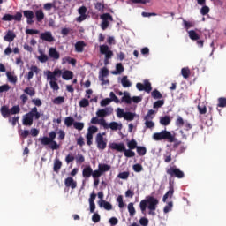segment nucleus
Returning <instances> with one entry per match:
<instances>
[{
	"label": "nucleus",
	"mask_w": 226,
	"mask_h": 226,
	"mask_svg": "<svg viewBox=\"0 0 226 226\" xmlns=\"http://www.w3.org/2000/svg\"><path fill=\"white\" fill-rule=\"evenodd\" d=\"M50 88L53 89V91H58L60 89V87H58L57 80H52L49 81Z\"/></svg>",
	"instance_id": "09e8293b"
},
{
	"label": "nucleus",
	"mask_w": 226,
	"mask_h": 226,
	"mask_svg": "<svg viewBox=\"0 0 226 226\" xmlns=\"http://www.w3.org/2000/svg\"><path fill=\"white\" fill-rule=\"evenodd\" d=\"M136 149H137V154L139 156H144L145 154H147V147H139Z\"/></svg>",
	"instance_id": "864d4df0"
},
{
	"label": "nucleus",
	"mask_w": 226,
	"mask_h": 226,
	"mask_svg": "<svg viewBox=\"0 0 226 226\" xmlns=\"http://www.w3.org/2000/svg\"><path fill=\"white\" fill-rule=\"evenodd\" d=\"M189 34V38L192 41H198L200 40V35L194 31V30H190L188 32Z\"/></svg>",
	"instance_id": "ea45409f"
},
{
	"label": "nucleus",
	"mask_w": 226,
	"mask_h": 226,
	"mask_svg": "<svg viewBox=\"0 0 226 226\" xmlns=\"http://www.w3.org/2000/svg\"><path fill=\"white\" fill-rule=\"evenodd\" d=\"M48 54H49V57L54 60L60 59V53H58L57 49L55 48H49Z\"/></svg>",
	"instance_id": "f3484780"
},
{
	"label": "nucleus",
	"mask_w": 226,
	"mask_h": 226,
	"mask_svg": "<svg viewBox=\"0 0 226 226\" xmlns=\"http://www.w3.org/2000/svg\"><path fill=\"white\" fill-rule=\"evenodd\" d=\"M86 46L87 44L85 43V41H78V42L75 43V51L82 53Z\"/></svg>",
	"instance_id": "aec40b11"
},
{
	"label": "nucleus",
	"mask_w": 226,
	"mask_h": 226,
	"mask_svg": "<svg viewBox=\"0 0 226 226\" xmlns=\"http://www.w3.org/2000/svg\"><path fill=\"white\" fill-rule=\"evenodd\" d=\"M94 8L99 12H103V9H105V6L103 5V4L98 2L97 4H95Z\"/></svg>",
	"instance_id": "69168bd1"
},
{
	"label": "nucleus",
	"mask_w": 226,
	"mask_h": 226,
	"mask_svg": "<svg viewBox=\"0 0 226 226\" xmlns=\"http://www.w3.org/2000/svg\"><path fill=\"white\" fill-rule=\"evenodd\" d=\"M63 75V71L56 68L55 71H48L47 72V79L52 81H57V78H60ZM57 77V78H56Z\"/></svg>",
	"instance_id": "0eeeda50"
},
{
	"label": "nucleus",
	"mask_w": 226,
	"mask_h": 226,
	"mask_svg": "<svg viewBox=\"0 0 226 226\" xmlns=\"http://www.w3.org/2000/svg\"><path fill=\"white\" fill-rule=\"evenodd\" d=\"M218 104L217 107L219 108H226V98L225 97H220L217 99Z\"/></svg>",
	"instance_id": "8fccbe9b"
},
{
	"label": "nucleus",
	"mask_w": 226,
	"mask_h": 226,
	"mask_svg": "<svg viewBox=\"0 0 226 226\" xmlns=\"http://www.w3.org/2000/svg\"><path fill=\"white\" fill-rule=\"evenodd\" d=\"M100 207H103V208H105L106 211H111L113 209V206L109 203L108 201L105 200H101V202L99 203Z\"/></svg>",
	"instance_id": "7c9ffc66"
},
{
	"label": "nucleus",
	"mask_w": 226,
	"mask_h": 226,
	"mask_svg": "<svg viewBox=\"0 0 226 226\" xmlns=\"http://www.w3.org/2000/svg\"><path fill=\"white\" fill-rule=\"evenodd\" d=\"M23 17L27 19L26 23L28 25H33L34 24V12L33 11L27 10V11H23Z\"/></svg>",
	"instance_id": "9b49d317"
},
{
	"label": "nucleus",
	"mask_w": 226,
	"mask_h": 226,
	"mask_svg": "<svg viewBox=\"0 0 226 226\" xmlns=\"http://www.w3.org/2000/svg\"><path fill=\"white\" fill-rule=\"evenodd\" d=\"M41 118V113L38 111V108L34 107L31 109L28 113H26L22 117V124L23 126H32L35 121H38Z\"/></svg>",
	"instance_id": "f03ea898"
},
{
	"label": "nucleus",
	"mask_w": 226,
	"mask_h": 226,
	"mask_svg": "<svg viewBox=\"0 0 226 226\" xmlns=\"http://www.w3.org/2000/svg\"><path fill=\"white\" fill-rule=\"evenodd\" d=\"M34 17L36 18V21L41 22L44 19V12L41 9H39L35 11Z\"/></svg>",
	"instance_id": "c85d7f7f"
},
{
	"label": "nucleus",
	"mask_w": 226,
	"mask_h": 226,
	"mask_svg": "<svg viewBox=\"0 0 226 226\" xmlns=\"http://www.w3.org/2000/svg\"><path fill=\"white\" fill-rule=\"evenodd\" d=\"M103 129H111V131H121L122 130V124L117 123V122H111L108 124L106 123V125H102Z\"/></svg>",
	"instance_id": "f8f14e48"
},
{
	"label": "nucleus",
	"mask_w": 226,
	"mask_h": 226,
	"mask_svg": "<svg viewBox=\"0 0 226 226\" xmlns=\"http://www.w3.org/2000/svg\"><path fill=\"white\" fill-rule=\"evenodd\" d=\"M128 213H129V216L131 217L135 216L136 210H135V207H133V203L128 204Z\"/></svg>",
	"instance_id": "49530a36"
},
{
	"label": "nucleus",
	"mask_w": 226,
	"mask_h": 226,
	"mask_svg": "<svg viewBox=\"0 0 226 226\" xmlns=\"http://www.w3.org/2000/svg\"><path fill=\"white\" fill-rule=\"evenodd\" d=\"M61 167H63V162H61L59 159H56L53 164V171L58 173L61 170Z\"/></svg>",
	"instance_id": "c756f323"
},
{
	"label": "nucleus",
	"mask_w": 226,
	"mask_h": 226,
	"mask_svg": "<svg viewBox=\"0 0 226 226\" xmlns=\"http://www.w3.org/2000/svg\"><path fill=\"white\" fill-rule=\"evenodd\" d=\"M23 93H25L26 94H27L30 97H34L36 94L35 88L33 87H26L25 89H23Z\"/></svg>",
	"instance_id": "5701e85b"
},
{
	"label": "nucleus",
	"mask_w": 226,
	"mask_h": 226,
	"mask_svg": "<svg viewBox=\"0 0 226 226\" xmlns=\"http://www.w3.org/2000/svg\"><path fill=\"white\" fill-rule=\"evenodd\" d=\"M40 70L36 65H31L30 72L27 73V80H31L34 77V73L37 75Z\"/></svg>",
	"instance_id": "a211bd4d"
},
{
	"label": "nucleus",
	"mask_w": 226,
	"mask_h": 226,
	"mask_svg": "<svg viewBox=\"0 0 226 226\" xmlns=\"http://www.w3.org/2000/svg\"><path fill=\"white\" fill-rule=\"evenodd\" d=\"M132 98L130 97V94L125 92L124 96L122 97L121 101H122V102H125L128 105H130L132 103Z\"/></svg>",
	"instance_id": "de8ad7c7"
},
{
	"label": "nucleus",
	"mask_w": 226,
	"mask_h": 226,
	"mask_svg": "<svg viewBox=\"0 0 226 226\" xmlns=\"http://www.w3.org/2000/svg\"><path fill=\"white\" fill-rule=\"evenodd\" d=\"M72 125H74V129L79 131H82L85 128V124L81 122H75Z\"/></svg>",
	"instance_id": "bf43d9fd"
},
{
	"label": "nucleus",
	"mask_w": 226,
	"mask_h": 226,
	"mask_svg": "<svg viewBox=\"0 0 226 226\" xmlns=\"http://www.w3.org/2000/svg\"><path fill=\"white\" fill-rule=\"evenodd\" d=\"M48 136L49 137L44 136L39 139V141L41 143L49 144V142L55 141V139L57 136V133L55 131H52L48 134Z\"/></svg>",
	"instance_id": "1a4fd4ad"
},
{
	"label": "nucleus",
	"mask_w": 226,
	"mask_h": 226,
	"mask_svg": "<svg viewBox=\"0 0 226 226\" xmlns=\"http://www.w3.org/2000/svg\"><path fill=\"white\" fill-rule=\"evenodd\" d=\"M166 173L170 177V178L183 179L185 177L183 170L176 166L166 169Z\"/></svg>",
	"instance_id": "20e7f679"
},
{
	"label": "nucleus",
	"mask_w": 226,
	"mask_h": 226,
	"mask_svg": "<svg viewBox=\"0 0 226 226\" xmlns=\"http://www.w3.org/2000/svg\"><path fill=\"white\" fill-rule=\"evenodd\" d=\"M163 105H164V101L160 100V101H156L155 102H154L153 108L154 109H159V108H162V106H163Z\"/></svg>",
	"instance_id": "0e129e2a"
},
{
	"label": "nucleus",
	"mask_w": 226,
	"mask_h": 226,
	"mask_svg": "<svg viewBox=\"0 0 226 226\" xmlns=\"http://www.w3.org/2000/svg\"><path fill=\"white\" fill-rule=\"evenodd\" d=\"M154 114L155 111L154 109H149L144 117V121H152L154 118Z\"/></svg>",
	"instance_id": "c9c22d12"
},
{
	"label": "nucleus",
	"mask_w": 226,
	"mask_h": 226,
	"mask_svg": "<svg viewBox=\"0 0 226 226\" xmlns=\"http://www.w3.org/2000/svg\"><path fill=\"white\" fill-rule=\"evenodd\" d=\"M15 39H16V34L11 30H8L7 34L4 36V41H7L9 43H11L12 41H14Z\"/></svg>",
	"instance_id": "4468645a"
},
{
	"label": "nucleus",
	"mask_w": 226,
	"mask_h": 226,
	"mask_svg": "<svg viewBox=\"0 0 226 226\" xmlns=\"http://www.w3.org/2000/svg\"><path fill=\"white\" fill-rule=\"evenodd\" d=\"M185 123H188V121H185L181 116H177V118H176L175 124L176 126L181 128L183 127Z\"/></svg>",
	"instance_id": "e433bc0d"
},
{
	"label": "nucleus",
	"mask_w": 226,
	"mask_h": 226,
	"mask_svg": "<svg viewBox=\"0 0 226 226\" xmlns=\"http://www.w3.org/2000/svg\"><path fill=\"white\" fill-rule=\"evenodd\" d=\"M121 83H122L123 87H124V88L130 87L132 86L130 80H128L127 76H123Z\"/></svg>",
	"instance_id": "37998d69"
},
{
	"label": "nucleus",
	"mask_w": 226,
	"mask_h": 226,
	"mask_svg": "<svg viewBox=\"0 0 226 226\" xmlns=\"http://www.w3.org/2000/svg\"><path fill=\"white\" fill-rule=\"evenodd\" d=\"M103 135H105V133L103 134L98 133L95 136V144L97 145V148L100 150H104L107 146V142H106V139H103Z\"/></svg>",
	"instance_id": "6e6552de"
},
{
	"label": "nucleus",
	"mask_w": 226,
	"mask_h": 226,
	"mask_svg": "<svg viewBox=\"0 0 226 226\" xmlns=\"http://www.w3.org/2000/svg\"><path fill=\"white\" fill-rule=\"evenodd\" d=\"M198 111H200V115H205L207 112V108L205 105L199 104Z\"/></svg>",
	"instance_id": "e2e57ef3"
},
{
	"label": "nucleus",
	"mask_w": 226,
	"mask_h": 226,
	"mask_svg": "<svg viewBox=\"0 0 226 226\" xmlns=\"http://www.w3.org/2000/svg\"><path fill=\"white\" fill-rule=\"evenodd\" d=\"M124 154V156L127 158H132L135 157L136 154L134 151H132V149H125L123 150V152Z\"/></svg>",
	"instance_id": "79ce46f5"
},
{
	"label": "nucleus",
	"mask_w": 226,
	"mask_h": 226,
	"mask_svg": "<svg viewBox=\"0 0 226 226\" xmlns=\"http://www.w3.org/2000/svg\"><path fill=\"white\" fill-rule=\"evenodd\" d=\"M173 203L172 201L168 202L167 206L164 207L163 212L164 214L170 213L172 211Z\"/></svg>",
	"instance_id": "680f3d73"
},
{
	"label": "nucleus",
	"mask_w": 226,
	"mask_h": 226,
	"mask_svg": "<svg viewBox=\"0 0 226 226\" xmlns=\"http://www.w3.org/2000/svg\"><path fill=\"white\" fill-rule=\"evenodd\" d=\"M91 124H99L101 126H106V121L104 118L99 119L97 117H92Z\"/></svg>",
	"instance_id": "b1692460"
},
{
	"label": "nucleus",
	"mask_w": 226,
	"mask_h": 226,
	"mask_svg": "<svg viewBox=\"0 0 226 226\" xmlns=\"http://www.w3.org/2000/svg\"><path fill=\"white\" fill-rule=\"evenodd\" d=\"M181 75L184 79H188L191 76V70L189 68H182L181 69Z\"/></svg>",
	"instance_id": "c03bdc74"
},
{
	"label": "nucleus",
	"mask_w": 226,
	"mask_h": 226,
	"mask_svg": "<svg viewBox=\"0 0 226 226\" xmlns=\"http://www.w3.org/2000/svg\"><path fill=\"white\" fill-rule=\"evenodd\" d=\"M139 225L148 226L149 225V220H147V218L142 217L141 219H139Z\"/></svg>",
	"instance_id": "774afa93"
},
{
	"label": "nucleus",
	"mask_w": 226,
	"mask_h": 226,
	"mask_svg": "<svg viewBox=\"0 0 226 226\" xmlns=\"http://www.w3.org/2000/svg\"><path fill=\"white\" fill-rule=\"evenodd\" d=\"M115 72H113V75H118L121 74L124 72V67H123V64L121 63L117 64V65L115 66Z\"/></svg>",
	"instance_id": "2f4dec72"
},
{
	"label": "nucleus",
	"mask_w": 226,
	"mask_h": 226,
	"mask_svg": "<svg viewBox=\"0 0 226 226\" xmlns=\"http://www.w3.org/2000/svg\"><path fill=\"white\" fill-rule=\"evenodd\" d=\"M39 52L41 53V56H38L39 62H41V64L48 62L49 56L46 54H44L43 52H41V50Z\"/></svg>",
	"instance_id": "a18cd8bd"
},
{
	"label": "nucleus",
	"mask_w": 226,
	"mask_h": 226,
	"mask_svg": "<svg viewBox=\"0 0 226 226\" xmlns=\"http://www.w3.org/2000/svg\"><path fill=\"white\" fill-rule=\"evenodd\" d=\"M65 102V98L63 96H58L56 98H55V100H53V104L56 105H61Z\"/></svg>",
	"instance_id": "603ef678"
},
{
	"label": "nucleus",
	"mask_w": 226,
	"mask_h": 226,
	"mask_svg": "<svg viewBox=\"0 0 226 226\" xmlns=\"http://www.w3.org/2000/svg\"><path fill=\"white\" fill-rule=\"evenodd\" d=\"M64 186L67 188H72V190H74L77 188V182L74 181V179L72 177H67L64 179Z\"/></svg>",
	"instance_id": "ddd939ff"
},
{
	"label": "nucleus",
	"mask_w": 226,
	"mask_h": 226,
	"mask_svg": "<svg viewBox=\"0 0 226 226\" xmlns=\"http://www.w3.org/2000/svg\"><path fill=\"white\" fill-rule=\"evenodd\" d=\"M94 172V170H92L91 166H87L86 168L83 169L82 171V176L84 178H90L92 174Z\"/></svg>",
	"instance_id": "6ab92c4d"
},
{
	"label": "nucleus",
	"mask_w": 226,
	"mask_h": 226,
	"mask_svg": "<svg viewBox=\"0 0 226 226\" xmlns=\"http://www.w3.org/2000/svg\"><path fill=\"white\" fill-rule=\"evenodd\" d=\"M41 39L44 41L52 43L55 41V38L52 36V34L50 32H45L41 34Z\"/></svg>",
	"instance_id": "2eb2a0df"
},
{
	"label": "nucleus",
	"mask_w": 226,
	"mask_h": 226,
	"mask_svg": "<svg viewBox=\"0 0 226 226\" xmlns=\"http://www.w3.org/2000/svg\"><path fill=\"white\" fill-rule=\"evenodd\" d=\"M151 97H153L155 100H159L163 98V95L161 94V92H159V90H153V92H151Z\"/></svg>",
	"instance_id": "a19ab883"
},
{
	"label": "nucleus",
	"mask_w": 226,
	"mask_h": 226,
	"mask_svg": "<svg viewBox=\"0 0 226 226\" xmlns=\"http://www.w3.org/2000/svg\"><path fill=\"white\" fill-rule=\"evenodd\" d=\"M136 113H132L130 111L125 112V115L122 117L125 121H133L135 119Z\"/></svg>",
	"instance_id": "473e14b6"
},
{
	"label": "nucleus",
	"mask_w": 226,
	"mask_h": 226,
	"mask_svg": "<svg viewBox=\"0 0 226 226\" xmlns=\"http://www.w3.org/2000/svg\"><path fill=\"white\" fill-rule=\"evenodd\" d=\"M111 170L110 165L108 164H100L98 165V170L97 171H101V172H108L109 170Z\"/></svg>",
	"instance_id": "58836bf2"
},
{
	"label": "nucleus",
	"mask_w": 226,
	"mask_h": 226,
	"mask_svg": "<svg viewBox=\"0 0 226 226\" xmlns=\"http://www.w3.org/2000/svg\"><path fill=\"white\" fill-rule=\"evenodd\" d=\"M174 195V187L170 186V190H168L167 193L163 195V202L165 203L167 199H171Z\"/></svg>",
	"instance_id": "f704fd0d"
},
{
	"label": "nucleus",
	"mask_w": 226,
	"mask_h": 226,
	"mask_svg": "<svg viewBox=\"0 0 226 226\" xmlns=\"http://www.w3.org/2000/svg\"><path fill=\"white\" fill-rule=\"evenodd\" d=\"M2 20L4 22H11L12 20H14L13 19V15L11 14H4Z\"/></svg>",
	"instance_id": "13d9d810"
},
{
	"label": "nucleus",
	"mask_w": 226,
	"mask_h": 226,
	"mask_svg": "<svg viewBox=\"0 0 226 226\" xmlns=\"http://www.w3.org/2000/svg\"><path fill=\"white\" fill-rule=\"evenodd\" d=\"M111 102H114V101H111V100L109 99V98H105V99H103L102 101H101V102H100L101 107H106V106H108L109 104H110Z\"/></svg>",
	"instance_id": "338daca9"
},
{
	"label": "nucleus",
	"mask_w": 226,
	"mask_h": 226,
	"mask_svg": "<svg viewBox=\"0 0 226 226\" xmlns=\"http://www.w3.org/2000/svg\"><path fill=\"white\" fill-rule=\"evenodd\" d=\"M144 91L147 93H150L152 91V84L147 80L144 81Z\"/></svg>",
	"instance_id": "5fc2aeb1"
},
{
	"label": "nucleus",
	"mask_w": 226,
	"mask_h": 226,
	"mask_svg": "<svg viewBox=\"0 0 226 226\" xmlns=\"http://www.w3.org/2000/svg\"><path fill=\"white\" fill-rule=\"evenodd\" d=\"M159 205V200L153 196H147V199L142 200L139 202V209L142 215H147V208L148 209L147 215L151 216H155L156 207Z\"/></svg>",
	"instance_id": "f257e3e1"
},
{
	"label": "nucleus",
	"mask_w": 226,
	"mask_h": 226,
	"mask_svg": "<svg viewBox=\"0 0 226 226\" xmlns=\"http://www.w3.org/2000/svg\"><path fill=\"white\" fill-rule=\"evenodd\" d=\"M110 148L115 150V151L120 152V153H122L123 151L127 150V149H125L124 144H123V143L117 144V143H115V142L110 144Z\"/></svg>",
	"instance_id": "dca6fc26"
},
{
	"label": "nucleus",
	"mask_w": 226,
	"mask_h": 226,
	"mask_svg": "<svg viewBox=\"0 0 226 226\" xmlns=\"http://www.w3.org/2000/svg\"><path fill=\"white\" fill-rule=\"evenodd\" d=\"M9 111L11 112V115H17V114H19V111H21V109L19 108V105H16L9 109Z\"/></svg>",
	"instance_id": "3c124183"
},
{
	"label": "nucleus",
	"mask_w": 226,
	"mask_h": 226,
	"mask_svg": "<svg viewBox=\"0 0 226 226\" xmlns=\"http://www.w3.org/2000/svg\"><path fill=\"white\" fill-rule=\"evenodd\" d=\"M42 146H49V148L52 150H57L60 148V146L57 144L56 141L52 140L49 143H44V142H41Z\"/></svg>",
	"instance_id": "a878e982"
},
{
	"label": "nucleus",
	"mask_w": 226,
	"mask_h": 226,
	"mask_svg": "<svg viewBox=\"0 0 226 226\" xmlns=\"http://www.w3.org/2000/svg\"><path fill=\"white\" fill-rule=\"evenodd\" d=\"M0 114H2V117L4 118L10 117V116L12 115V113H11L8 106H5V105H4V106H2V108H0Z\"/></svg>",
	"instance_id": "412c9836"
},
{
	"label": "nucleus",
	"mask_w": 226,
	"mask_h": 226,
	"mask_svg": "<svg viewBox=\"0 0 226 226\" xmlns=\"http://www.w3.org/2000/svg\"><path fill=\"white\" fill-rule=\"evenodd\" d=\"M74 77V74L72 71L66 70L62 73V79H64L66 81H69Z\"/></svg>",
	"instance_id": "393cba45"
},
{
	"label": "nucleus",
	"mask_w": 226,
	"mask_h": 226,
	"mask_svg": "<svg viewBox=\"0 0 226 226\" xmlns=\"http://www.w3.org/2000/svg\"><path fill=\"white\" fill-rule=\"evenodd\" d=\"M127 147L129 150H134L138 147H142V146H138V142L135 139L129 140L127 142Z\"/></svg>",
	"instance_id": "bb28decb"
},
{
	"label": "nucleus",
	"mask_w": 226,
	"mask_h": 226,
	"mask_svg": "<svg viewBox=\"0 0 226 226\" xmlns=\"http://www.w3.org/2000/svg\"><path fill=\"white\" fill-rule=\"evenodd\" d=\"M100 19L101 20H102V22H101V29H102L103 31L108 29L109 26L110 25L109 22L114 21L113 16H111L110 13L101 14Z\"/></svg>",
	"instance_id": "39448f33"
},
{
	"label": "nucleus",
	"mask_w": 226,
	"mask_h": 226,
	"mask_svg": "<svg viewBox=\"0 0 226 226\" xmlns=\"http://www.w3.org/2000/svg\"><path fill=\"white\" fill-rule=\"evenodd\" d=\"M153 139L155 141L167 140L170 143L176 142L175 136L169 131H162L161 132H155L153 134Z\"/></svg>",
	"instance_id": "7ed1b4c3"
},
{
	"label": "nucleus",
	"mask_w": 226,
	"mask_h": 226,
	"mask_svg": "<svg viewBox=\"0 0 226 226\" xmlns=\"http://www.w3.org/2000/svg\"><path fill=\"white\" fill-rule=\"evenodd\" d=\"M100 53L105 55V60L103 61V64L105 66H107L109 64V60H110L114 56L113 51L109 49L108 45H101Z\"/></svg>",
	"instance_id": "423d86ee"
},
{
	"label": "nucleus",
	"mask_w": 226,
	"mask_h": 226,
	"mask_svg": "<svg viewBox=\"0 0 226 226\" xmlns=\"http://www.w3.org/2000/svg\"><path fill=\"white\" fill-rule=\"evenodd\" d=\"M6 75H7V79H8L9 83L16 85V83H17V76H14L12 74V72H7Z\"/></svg>",
	"instance_id": "72a5a7b5"
},
{
	"label": "nucleus",
	"mask_w": 226,
	"mask_h": 226,
	"mask_svg": "<svg viewBox=\"0 0 226 226\" xmlns=\"http://www.w3.org/2000/svg\"><path fill=\"white\" fill-rule=\"evenodd\" d=\"M113 114V108H105L102 109H98L97 112H95V116L100 118L106 117L107 116H110Z\"/></svg>",
	"instance_id": "9d476101"
},
{
	"label": "nucleus",
	"mask_w": 226,
	"mask_h": 226,
	"mask_svg": "<svg viewBox=\"0 0 226 226\" xmlns=\"http://www.w3.org/2000/svg\"><path fill=\"white\" fill-rule=\"evenodd\" d=\"M98 131L99 129L97 127L92 125L88 128V132H87V135L94 136V134H95Z\"/></svg>",
	"instance_id": "4d7b16f0"
},
{
	"label": "nucleus",
	"mask_w": 226,
	"mask_h": 226,
	"mask_svg": "<svg viewBox=\"0 0 226 226\" xmlns=\"http://www.w3.org/2000/svg\"><path fill=\"white\" fill-rule=\"evenodd\" d=\"M79 106L80 108H87L89 106V101L86 98H83L80 102H79Z\"/></svg>",
	"instance_id": "6e6d98bb"
},
{
	"label": "nucleus",
	"mask_w": 226,
	"mask_h": 226,
	"mask_svg": "<svg viewBox=\"0 0 226 226\" xmlns=\"http://www.w3.org/2000/svg\"><path fill=\"white\" fill-rule=\"evenodd\" d=\"M72 64V66H75V64H77V60H75V58H71L70 56H66L62 58V64Z\"/></svg>",
	"instance_id": "4be33fe9"
},
{
	"label": "nucleus",
	"mask_w": 226,
	"mask_h": 226,
	"mask_svg": "<svg viewBox=\"0 0 226 226\" xmlns=\"http://www.w3.org/2000/svg\"><path fill=\"white\" fill-rule=\"evenodd\" d=\"M75 124L74 118L72 117H64V125L67 126V128L72 126Z\"/></svg>",
	"instance_id": "4c0bfd02"
},
{
	"label": "nucleus",
	"mask_w": 226,
	"mask_h": 226,
	"mask_svg": "<svg viewBox=\"0 0 226 226\" xmlns=\"http://www.w3.org/2000/svg\"><path fill=\"white\" fill-rule=\"evenodd\" d=\"M159 123H161V124L163 126H169V124L171 123V117L169 116H164L163 117H161Z\"/></svg>",
	"instance_id": "cd10ccee"
},
{
	"label": "nucleus",
	"mask_w": 226,
	"mask_h": 226,
	"mask_svg": "<svg viewBox=\"0 0 226 226\" xmlns=\"http://www.w3.org/2000/svg\"><path fill=\"white\" fill-rule=\"evenodd\" d=\"M129 177L130 173H128L127 171L119 173V175H117V178H120L122 180H127Z\"/></svg>",
	"instance_id": "052dcab7"
}]
</instances>
